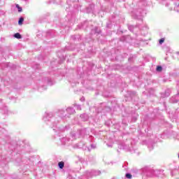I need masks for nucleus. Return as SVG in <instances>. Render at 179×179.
Listing matches in <instances>:
<instances>
[{"mask_svg":"<svg viewBox=\"0 0 179 179\" xmlns=\"http://www.w3.org/2000/svg\"><path fill=\"white\" fill-rule=\"evenodd\" d=\"M66 111L69 115H72V114H75L76 111L75 109L72 107H69L66 109Z\"/></svg>","mask_w":179,"mask_h":179,"instance_id":"obj_8","label":"nucleus"},{"mask_svg":"<svg viewBox=\"0 0 179 179\" xmlns=\"http://www.w3.org/2000/svg\"><path fill=\"white\" fill-rule=\"evenodd\" d=\"M90 138H93V136H90Z\"/></svg>","mask_w":179,"mask_h":179,"instance_id":"obj_35","label":"nucleus"},{"mask_svg":"<svg viewBox=\"0 0 179 179\" xmlns=\"http://www.w3.org/2000/svg\"><path fill=\"white\" fill-rule=\"evenodd\" d=\"M0 110L3 114H8V106L2 105L0 106Z\"/></svg>","mask_w":179,"mask_h":179,"instance_id":"obj_11","label":"nucleus"},{"mask_svg":"<svg viewBox=\"0 0 179 179\" xmlns=\"http://www.w3.org/2000/svg\"><path fill=\"white\" fill-rule=\"evenodd\" d=\"M178 97H179V92L178 94L176 95L175 98L173 96L171 99L170 101L171 103H178Z\"/></svg>","mask_w":179,"mask_h":179,"instance_id":"obj_10","label":"nucleus"},{"mask_svg":"<svg viewBox=\"0 0 179 179\" xmlns=\"http://www.w3.org/2000/svg\"><path fill=\"white\" fill-rule=\"evenodd\" d=\"M176 54L177 55V56H178V58H179V52H176Z\"/></svg>","mask_w":179,"mask_h":179,"instance_id":"obj_31","label":"nucleus"},{"mask_svg":"<svg viewBox=\"0 0 179 179\" xmlns=\"http://www.w3.org/2000/svg\"><path fill=\"white\" fill-rule=\"evenodd\" d=\"M96 143H92L90 145V149H96Z\"/></svg>","mask_w":179,"mask_h":179,"instance_id":"obj_21","label":"nucleus"},{"mask_svg":"<svg viewBox=\"0 0 179 179\" xmlns=\"http://www.w3.org/2000/svg\"><path fill=\"white\" fill-rule=\"evenodd\" d=\"M106 27H110V24H106Z\"/></svg>","mask_w":179,"mask_h":179,"instance_id":"obj_33","label":"nucleus"},{"mask_svg":"<svg viewBox=\"0 0 179 179\" xmlns=\"http://www.w3.org/2000/svg\"><path fill=\"white\" fill-rule=\"evenodd\" d=\"M94 8V4H90V6L87 8V13H91V12H93Z\"/></svg>","mask_w":179,"mask_h":179,"instance_id":"obj_13","label":"nucleus"},{"mask_svg":"<svg viewBox=\"0 0 179 179\" xmlns=\"http://www.w3.org/2000/svg\"><path fill=\"white\" fill-rule=\"evenodd\" d=\"M16 8H17L18 12H22V7L19 6V4L16 5Z\"/></svg>","mask_w":179,"mask_h":179,"instance_id":"obj_22","label":"nucleus"},{"mask_svg":"<svg viewBox=\"0 0 179 179\" xmlns=\"http://www.w3.org/2000/svg\"><path fill=\"white\" fill-rule=\"evenodd\" d=\"M148 148H150V150H152V149H153V144H151V145H148Z\"/></svg>","mask_w":179,"mask_h":179,"instance_id":"obj_26","label":"nucleus"},{"mask_svg":"<svg viewBox=\"0 0 179 179\" xmlns=\"http://www.w3.org/2000/svg\"><path fill=\"white\" fill-rule=\"evenodd\" d=\"M23 22H24V18L21 17L18 20V24L22 25L23 24Z\"/></svg>","mask_w":179,"mask_h":179,"instance_id":"obj_17","label":"nucleus"},{"mask_svg":"<svg viewBox=\"0 0 179 179\" xmlns=\"http://www.w3.org/2000/svg\"><path fill=\"white\" fill-rule=\"evenodd\" d=\"M141 3H143V6H146V5H148V1H141Z\"/></svg>","mask_w":179,"mask_h":179,"instance_id":"obj_24","label":"nucleus"},{"mask_svg":"<svg viewBox=\"0 0 179 179\" xmlns=\"http://www.w3.org/2000/svg\"><path fill=\"white\" fill-rule=\"evenodd\" d=\"M71 139L67 138L66 137H63L60 138V142L62 143V145H71V143H68V142H70Z\"/></svg>","mask_w":179,"mask_h":179,"instance_id":"obj_6","label":"nucleus"},{"mask_svg":"<svg viewBox=\"0 0 179 179\" xmlns=\"http://www.w3.org/2000/svg\"><path fill=\"white\" fill-rule=\"evenodd\" d=\"M101 33V31L100 30V28L96 27L94 29H92L91 34H100Z\"/></svg>","mask_w":179,"mask_h":179,"instance_id":"obj_7","label":"nucleus"},{"mask_svg":"<svg viewBox=\"0 0 179 179\" xmlns=\"http://www.w3.org/2000/svg\"><path fill=\"white\" fill-rule=\"evenodd\" d=\"M156 71L157 72H162V71H163V67H162V66H157Z\"/></svg>","mask_w":179,"mask_h":179,"instance_id":"obj_19","label":"nucleus"},{"mask_svg":"<svg viewBox=\"0 0 179 179\" xmlns=\"http://www.w3.org/2000/svg\"><path fill=\"white\" fill-rule=\"evenodd\" d=\"M126 178L131 179L132 178V175L129 173H126L125 175Z\"/></svg>","mask_w":179,"mask_h":179,"instance_id":"obj_20","label":"nucleus"},{"mask_svg":"<svg viewBox=\"0 0 179 179\" xmlns=\"http://www.w3.org/2000/svg\"><path fill=\"white\" fill-rule=\"evenodd\" d=\"M80 101H85V97L83 96V97L80 99Z\"/></svg>","mask_w":179,"mask_h":179,"instance_id":"obj_30","label":"nucleus"},{"mask_svg":"<svg viewBox=\"0 0 179 179\" xmlns=\"http://www.w3.org/2000/svg\"><path fill=\"white\" fill-rule=\"evenodd\" d=\"M170 96V90H166L164 93L161 94V97L162 99H165V97H169Z\"/></svg>","mask_w":179,"mask_h":179,"instance_id":"obj_9","label":"nucleus"},{"mask_svg":"<svg viewBox=\"0 0 179 179\" xmlns=\"http://www.w3.org/2000/svg\"><path fill=\"white\" fill-rule=\"evenodd\" d=\"M131 16L134 19H139L142 22V15H138V14H134V13H131Z\"/></svg>","mask_w":179,"mask_h":179,"instance_id":"obj_15","label":"nucleus"},{"mask_svg":"<svg viewBox=\"0 0 179 179\" xmlns=\"http://www.w3.org/2000/svg\"><path fill=\"white\" fill-rule=\"evenodd\" d=\"M76 108H77V110H82V108L80 107V105H77Z\"/></svg>","mask_w":179,"mask_h":179,"instance_id":"obj_27","label":"nucleus"},{"mask_svg":"<svg viewBox=\"0 0 179 179\" xmlns=\"http://www.w3.org/2000/svg\"><path fill=\"white\" fill-rule=\"evenodd\" d=\"M48 85H51V80L48 79Z\"/></svg>","mask_w":179,"mask_h":179,"instance_id":"obj_29","label":"nucleus"},{"mask_svg":"<svg viewBox=\"0 0 179 179\" xmlns=\"http://www.w3.org/2000/svg\"><path fill=\"white\" fill-rule=\"evenodd\" d=\"M163 1H166V0H163Z\"/></svg>","mask_w":179,"mask_h":179,"instance_id":"obj_36","label":"nucleus"},{"mask_svg":"<svg viewBox=\"0 0 179 179\" xmlns=\"http://www.w3.org/2000/svg\"><path fill=\"white\" fill-rule=\"evenodd\" d=\"M128 94L130 96V99H132L134 96H136V92L135 91H128Z\"/></svg>","mask_w":179,"mask_h":179,"instance_id":"obj_14","label":"nucleus"},{"mask_svg":"<svg viewBox=\"0 0 179 179\" xmlns=\"http://www.w3.org/2000/svg\"><path fill=\"white\" fill-rule=\"evenodd\" d=\"M132 120L133 121H136V117H133Z\"/></svg>","mask_w":179,"mask_h":179,"instance_id":"obj_32","label":"nucleus"},{"mask_svg":"<svg viewBox=\"0 0 179 179\" xmlns=\"http://www.w3.org/2000/svg\"><path fill=\"white\" fill-rule=\"evenodd\" d=\"M101 171L92 169L90 171H86L85 174L83 176V179L92 178V177H96V176H100Z\"/></svg>","mask_w":179,"mask_h":179,"instance_id":"obj_3","label":"nucleus"},{"mask_svg":"<svg viewBox=\"0 0 179 179\" xmlns=\"http://www.w3.org/2000/svg\"><path fill=\"white\" fill-rule=\"evenodd\" d=\"M89 132H87V129H82L78 130L77 133H71V135L72 136V139H76V138H83L85 135H87Z\"/></svg>","mask_w":179,"mask_h":179,"instance_id":"obj_4","label":"nucleus"},{"mask_svg":"<svg viewBox=\"0 0 179 179\" xmlns=\"http://www.w3.org/2000/svg\"><path fill=\"white\" fill-rule=\"evenodd\" d=\"M159 44H162L164 43V38H162L159 41Z\"/></svg>","mask_w":179,"mask_h":179,"instance_id":"obj_25","label":"nucleus"},{"mask_svg":"<svg viewBox=\"0 0 179 179\" xmlns=\"http://www.w3.org/2000/svg\"><path fill=\"white\" fill-rule=\"evenodd\" d=\"M87 24V22H85L82 25L83 29V27H85Z\"/></svg>","mask_w":179,"mask_h":179,"instance_id":"obj_28","label":"nucleus"},{"mask_svg":"<svg viewBox=\"0 0 179 179\" xmlns=\"http://www.w3.org/2000/svg\"><path fill=\"white\" fill-rule=\"evenodd\" d=\"M84 162H85V159H83V163H84Z\"/></svg>","mask_w":179,"mask_h":179,"instance_id":"obj_34","label":"nucleus"},{"mask_svg":"<svg viewBox=\"0 0 179 179\" xmlns=\"http://www.w3.org/2000/svg\"><path fill=\"white\" fill-rule=\"evenodd\" d=\"M58 115H59L60 117L57 119V117L54 116V113L52 112L45 113V114L43 116V121L53 129L56 134H59V132H64V131H66V129H69V127L66 126L64 127H58V124H59V120L61 118H65L66 117V115L65 114V110L64 109L59 110L58 111Z\"/></svg>","mask_w":179,"mask_h":179,"instance_id":"obj_1","label":"nucleus"},{"mask_svg":"<svg viewBox=\"0 0 179 179\" xmlns=\"http://www.w3.org/2000/svg\"><path fill=\"white\" fill-rule=\"evenodd\" d=\"M118 148L120 149H123L127 152H132V144H129V143H123L119 145Z\"/></svg>","mask_w":179,"mask_h":179,"instance_id":"obj_5","label":"nucleus"},{"mask_svg":"<svg viewBox=\"0 0 179 179\" xmlns=\"http://www.w3.org/2000/svg\"><path fill=\"white\" fill-rule=\"evenodd\" d=\"M142 173L145 177H159L160 174H163V171L162 170H155L149 166H145L141 169Z\"/></svg>","mask_w":179,"mask_h":179,"instance_id":"obj_2","label":"nucleus"},{"mask_svg":"<svg viewBox=\"0 0 179 179\" xmlns=\"http://www.w3.org/2000/svg\"><path fill=\"white\" fill-rule=\"evenodd\" d=\"M14 37L15 38H18V39L22 38V35L19 33H16L14 34Z\"/></svg>","mask_w":179,"mask_h":179,"instance_id":"obj_18","label":"nucleus"},{"mask_svg":"<svg viewBox=\"0 0 179 179\" xmlns=\"http://www.w3.org/2000/svg\"><path fill=\"white\" fill-rule=\"evenodd\" d=\"M128 29L130 31H134V26L130 25L128 27Z\"/></svg>","mask_w":179,"mask_h":179,"instance_id":"obj_23","label":"nucleus"},{"mask_svg":"<svg viewBox=\"0 0 179 179\" xmlns=\"http://www.w3.org/2000/svg\"><path fill=\"white\" fill-rule=\"evenodd\" d=\"M80 117L83 121H87L89 120V116L86 113L81 114Z\"/></svg>","mask_w":179,"mask_h":179,"instance_id":"obj_12","label":"nucleus"},{"mask_svg":"<svg viewBox=\"0 0 179 179\" xmlns=\"http://www.w3.org/2000/svg\"><path fill=\"white\" fill-rule=\"evenodd\" d=\"M65 166V163L64 162H60L58 163V166L60 169H64V166Z\"/></svg>","mask_w":179,"mask_h":179,"instance_id":"obj_16","label":"nucleus"}]
</instances>
